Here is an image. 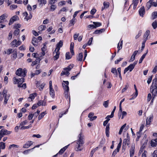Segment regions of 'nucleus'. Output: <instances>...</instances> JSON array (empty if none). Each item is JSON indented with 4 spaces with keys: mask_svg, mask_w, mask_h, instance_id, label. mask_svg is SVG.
<instances>
[{
    "mask_svg": "<svg viewBox=\"0 0 157 157\" xmlns=\"http://www.w3.org/2000/svg\"><path fill=\"white\" fill-rule=\"evenodd\" d=\"M63 45V42L62 40H60L56 45V48L55 49V51H59L60 48H61Z\"/></svg>",
    "mask_w": 157,
    "mask_h": 157,
    "instance_id": "14",
    "label": "nucleus"
},
{
    "mask_svg": "<svg viewBox=\"0 0 157 157\" xmlns=\"http://www.w3.org/2000/svg\"><path fill=\"white\" fill-rule=\"evenodd\" d=\"M129 86V85L128 83H127L125 85V87L123 89L122 91V93L124 92L126 90Z\"/></svg>",
    "mask_w": 157,
    "mask_h": 157,
    "instance_id": "51",
    "label": "nucleus"
},
{
    "mask_svg": "<svg viewBox=\"0 0 157 157\" xmlns=\"http://www.w3.org/2000/svg\"><path fill=\"white\" fill-rule=\"evenodd\" d=\"M17 7V6L15 5H12L10 6V9L13 10L14 9L16 8Z\"/></svg>",
    "mask_w": 157,
    "mask_h": 157,
    "instance_id": "57",
    "label": "nucleus"
},
{
    "mask_svg": "<svg viewBox=\"0 0 157 157\" xmlns=\"http://www.w3.org/2000/svg\"><path fill=\"white\" fill-rule=\"evenodd\" d=\"M152 14L153 16V19H154L157 18V11L154 12L152 13Z\"/></svg>",
    "mask_w": 157,
    "mask_h": 157,
    "instance_id": "55",
    "label": "nucleus"
},
{
    "mask_svg": "<svg viewBox=\"0 0 157 157\" xmlns=\"http://www.w3.org/2000/svg\"><path fill=\"white\" fill-rule=\"evenodd\" d=\"M29 14V15L28 16V14L27 12H25L23 13V16H25L24 19L26 21H28L29 20L31 19L32 17V15L30 13Z\"/></svg>",
    "mask_w": 157,
    "mask_h": 157,
    "instance_id": "10",
    "label": "nucleus"
},
{
    "mask_svg": "<svg viewBox=\"0 0 157 157\" xmlns=\"http://www.w3.org/2000/svg\"><path fill=\"white\" fill-rule=\"evenodd\" d=\"M157 145V143H156L155 141H155H154L153 140H151V146L152 147H156Z\"/></svg>",
    "mask_w": 157,
    "mask_h": 157,
    "instance_id": "47",
    "label": "nucleus"
},
{
    "mask_svg": "<svg viewBox=\"0 0 157 157\" xmlns=\"http://www.w3.org/2000/svg\"><path fill=\"white\" fill-rule=\"evenodd\" d=\"M13 79L14 80V83L15 84L17 83L18 84H19L22 83L24 82L25 80L24 78L23 77L22 78H19V79H17L15 77H14L13 78Z\"/></svg>",
    "mask_w": 157,
    "mask_h": 157,
    "instance_id": "7",
    "label": "nucleus"
},
{
    "mask_svg": "<svg viewBox=\"0 0 157 157\" xmlns=\"http://www.w3.org/2000/svg\"><path fill=\"white\" fill-rule=\"evenodd\" d=\"M32 43L34 46H37L38 44V39L35 37H33L32 40Z\"/></svg>",
    "mask_w": 157,
    "mask_h": 157,
    "instance_id": "18",
    "label": "nucleus"
},
{
    "mask_svg": "<svg viewBox=\"0 0 157 157\" xmlns=\"http://www.w3.org/2000/svg\"><path fill=\"white\" fill-rule=\"evenodd\" d=\"M93 23L96 27V28L101 25V24L100 22H94Z\"/></svg>",
    "mask_w": 157,
    "mask_h": 157,
    "instance_id": "48",
    "label": "nucleus"
},
{
    "mask_svg": "<svg viewBox=\"0 0 157 157\" xmlns=\"http://www.w3.org/2000/svg\"><path fill=\"white\" fill-rule=\"evenodd\" d=\"M67 147L68 145L66 146L63 147V148H62L61 149H60V150L59 151L58 153L59 154H62L64 152L65 150L67 149Z\"/></svg>",
    "mask_w": 157,
    "mask_h": 157,
    "instance_id": "36",
    "label": "nucleus"
},
{
    "mask_svg": "<svg viewBox=\"0 0 157 157\" xmlns=\"http://www.w3.org/2000/svg\"><path fill=\"white\" fill-rule=\"evenodd\" d=\"M20 32L19 29H16L14 31L13 34L14 36H17L19 34Z\"/></svg>",
    "mask_w": 157,
    "mask_h": 157,
    "instance_id": "53",
    "label": "nucleus"
},
{
    "mask_svg": "<svg viewBox=\"0 0 157 157\" xmlns=\"http://www.w3.org/2000/svg\"><path fill=\"white\" fill-rule=\"evenodd\" d=\"M53 55H54L53 58L55 60L57 59L59 57V56L60 54L59 51H55V50L53 53Z\"/></svg>",
    "mask_w": 157,
    "mask_h": 157,
    "instance_id": "13",
    "label": "nucleus"
},
{
    "mask_svg": "<svg viewBox=\"0 0 157 157\" xmlns=\"http://www.w3.org/2000/svg\"><path fill=\"white\" fill-rule=\"evenodd\" d=\"M18 40H19V38H18ZM21 42L18 40L17 41V40L16 39H14L13 41L11 43H10V44L12 47H17L19 45L21 44Z\"/></svg>",
    "mask_w": 157,
    "mask_h": 157,
    "instance_id": "4",
    "label": "nucleus"
},
{
    "mask_svg": "<svg viewBox=\"0 0 157 157\" xmlns=\"http://www.w3.org/2000/svg\"><path fill=\"white\" fill-rule=\"evenodd\" d=\"M72 57V56H71L70 55V53L69 52H67L66 54V59H69L71 58Z\"/></svg>",
    "mask_w": 157,
    "mask_h": 157,
    "instance_id": "45",
    "label": "nucleus"
},
{
    "mask_svg": "<svg viewBox=\"0 0 157 157\" xmlns=\"http://www.w3.org/2000/svg\"><path fill=\"white\" fill-rule=\"evenodd\" d=\"M13 50L11 48H9L8 49L6 52V53L8 55H10V54L11 53H12Z\"/></svg>",
    "mask_w": 157,
    "mask_h": 157,
    "instance_id": "54",
    "label": "nucleus"
},
{
    "mask_svg": "<svg viewBox=\"0 0 157 157\" xmlns=\"http://www.w3.org/2000/svg\"><path fill=\"white\" fill-rule=\"evenodd\" d=\"M98 147H95V148L92 149L90 153V154L89 157H92L94 153L98 149Z\"/></svg>",
    "mask_w": 157,
    "mask_h": 157,
    "instance_id": "38",
    "label": "nucleus"
},
{
    "mask_svg": "<svg viewBox=\"0 0 157 157\" xmlns=\"http://www.w3.org/2000/svg\"><path fill=\"white\" fill-rule=\"evenodd\" d=\"M33 144L31 141L27 142L25 144L23 145V148H28L31 146Z\"/></svg>",
    "mask_w": 157,
    "mask_h": 157,
    "instance_id": "24",
    "label": "nucleus"
},
{
    "mask_svg": "<svg viewBox=\"0 0 157 157\" xmlns=\"http://www.w3.org/2000/svg\"><path fill=\"white\" fill-rule=\"evenodd\" d=\"M74 67V65L73 64H70L67 67L64 68V70H67L68 71H69L71 70Z\"/></svg>",
    "mask_w": 157,
    "mask_h": 157,
    "instance_id": "28",
    "label": "nucleus"
},
{
    "mask_svg": "<svg viewBox=\"0 0 157 157\" xmlns=\"http://www.w3.org/2000/svg\"><path fill=\"white\" fill-rule=\"evenodd\" d=\"M46 46L45 44L44 45L43 47L41 48V51L42 55L43 56H44L45 55V52L46 50Z\"/></svg>",
    "mask_w": 157,
    "mask_h": 157,
    "instance_id": "34",
    "label": "nucleus"
},
{
    "mask_svg": "<svg viewBox=\"0 0 157 157\" xmlns=\"http://www.w3.org/2000/svg\"><path fill=\"white\" fill-rule=\"evenodd\" d=\"M7 91L6 89H4L2 91V95L4 98V104L5 105L7 103V101L9 99L10 95L9 94H7Z\"/></svg>",
    "mask_w": 157,
    "mask_h": 157,
    "instance_id": "3",
    "label": "nucleus"
},
{
    "mask_svg": "<svg viewBox=\"0 0 157 157\" xmlns=\"http://www.w3.org/2000/svg\"><path fill=\"white\" fill-rule=\"evenodd\" d=\"M21 27V25L20 24H15L14 25V28L16 29H17L20 28Z\"/></svg>",
    "mask_w": 157,
    "mask_h": 157,
    "instance_id": "63",
    "label": "nucleus"
},
{
    "mask_svg": "<svg viewBox=\"0 0 157 157\" xmlns=\"http://www.w3.org/2000/svg\"><path fill=\"white\" fill-rule=\"evenodd\" d=\"M96 11V10L94 8H93L90 11V13L92 15H94Z\"/></svg>",
    "mask_w": 157,
    "mask_h": 157,
    "instance_id": "64",
    "label": "nucleus"
},
{
    "mask_svg": "<svg viewBox=\"0 0 157 157\" xmlns=\"http://www.w3.org/2000/svg\"><path fill=\"white\" fill-rule=\"evenodd\" d=\"M66 3L65 1H62L59 3V6H62L63 5H65Z\"/></svg>",
    "mask_w": 157,
    "mask_h": 157,
    "instance_id": "62",
    "label": "nucleus"
},
{
    "mask_svg": "<svg viewBox=\"0 0 157 157\" xmlns=\"http://www.w3.org/2000/svg\"><path fill=\"white\" fill-rule=\"evenodd\" d=\"M11 132V131H8L5 129L3 128L0 131V134L2 135L3 137L5 135L10 134Z\"/></svg>",
    "mask_w": 157,
    "mask_h": 157,
    "instance_id": "8",
    "label": "nucleus"
},
{
    "mask_svg": "<svg viewBox=\"0 0 157 157\" xmlns=\"http://www.w3.org/2000/svg\"><path fill=\"white\" fill-rule=\"evenodd\" d=\"M83 57V55L82 53H80L79 54L77 58V59L79 61H81Z\"/></svg>",
    "mask_w": 157,
    "mask_h": 157,
    "instance_id": "39",
    "label": "nucleus"
},
{
    "mask_svg": "<svg viewBox=\"0 0 157 157\" xmlns=\"http://www.w3.org/2000/svg\"><path fill=\"white\" fill-rule=\"evenodd\" d=\"M70 74V73L67 71V70H65V71H62L60 74L61 76H63L64 75H66L67 76H68Z\"/></svg>",
    "mask_w": 157,
    "mask_h": 157,
    "instance_id": "31",
    "label": "nucleus"
},
{
    "mask_svg": "<svg viewBox=\"0 0 157 157\" xmlns=\"http://www.w3.org/2000/svg\"><path fill=\"white\" fill-rule=\"evenodd\" d=\"M69 91H64V94L65 98L67 99L69 98V102L70 101V97H69Z\"/></svg>",
    "mask_w": 157,
    "mask_h": 157,
    "instance_id": "35",
    "label": "nucleus"
},
{
    "mask_svg": "<svg viewBox=\"0 0 157 157\" xmlns=\"http://www.w3.org/2000/svg\"><path fill=\"white\" fill-rule=\"evenodd\" d=\"M46 113H47L46 111L43 112L41 113L38 117V120H40L41 119Z\"/></svg>",
    "mask_w": 157,
    "mask_h": 157,
    "instance_id": "33",
    "label": "nucleus"
},
{
    "mask_svg": "<svg viewBox=\"0 0 157 157\" xmlns=\"http://www.w3.org/2000/svg\"><path fill=\"white\" fill-rule=\"evenodd\" d=\"M75 19L73 18L70 21V26L73 25H74V23L75 21Z\"/></svg>",
    "mask_w": 157,
    "mask_h": 157,
    "instance_id": "56",
    "label": "nucleus"
},
{
    "mask_svg": "<svg viewBox=\"0 0 157 157\" xmlns=\"http://www.w3.org/2000/svg\"><path fill=\"white\" fill-rule=\"evenodd\" d=\"M126 125V124H125L121 127L119 132V135H121V134L122 132L123 131V130L124 129V128L125 127Z\"/></svg>",
    "mask_w": 157,
    "mask_h": 157,
    "instance_id": "40",
    "label": "nucleus"
},
{
    "mask_svg": "<svg viewBox=\"0 0 157 157\" xmlns=\"http://www.w3.org/2000/svg\"><path fill=\"white\" fill-rule=\"evenodd\" d=\"M7 17V16L6 14H3L0 16V19L1 20H4Z\"/></svg>",
    "mask_w": 157,
    "mask_h": 157,
    "instance_id": "50",
    "label": "nucleus"
},
{
    "mask_svg": "<svg viewBox=\"0 0 157 157\" xmlns=\"http://www.w3.org/2000/svg\"><path fill=\"white\" fill-rule=\"evenodd\" d=\"M88 27L91 29L96 28V27L94 25H88Z\"/></svg>",
    "mask_w": 157,
    "mask_h": 157,
    "instance_id": "59",
    "label": "nucleus"
},
{
    "mask_svg": "<svg viewBox=\"0 0 157 157\" xmlns=\"http://www.w3.org/2000/svg\"><path fill=\"white\" fill-rule=\"evenodd\" d=\"M18 17L16 15H15L10 20L9 22V25H10L12 24L13 22L18 20Z\"/></svg>",
    "mask_w": 157,
    "mask_h": 157,
    "instance_id": "11",
    "label": "nucleus"
},
{
    "mask_svg": "<svg viewBox=\"0 0 157 157\" xmlns=\"http://www.w3.org/2000/svg\"><path fill=\"white\" fill-rule=\"evenodd\" d=\"M46 28V26L44 25H41L38 27V30L40 31L44 30Z\"/></svg>",
    "mask_w": 157,
    "mask_h": 157,
    "instance_id": "41",
    "label": "nucleus"
},
{
    "mask_svg": "<svg viewBox=\"0 0 157 157\" xmlns=\"http://www.w3.org/2000/svg\"><path fill=\"white\" fill-rule=\"evenodd\" d=\"M134 68V67L133 66L132 64H130L128 67L124 69V74H125L128 70H129L130 71H131Z\"/></svg>",
    "mask_w": 157,
    "mask_h": 157,
    "instance_id": "12",
    "label": "nucleus"
},
{
    "mask_svg": "<svg viewBox=\"0 0 157 157\" xmlns=\"http://www.w3.org/2000/svg\"><path fill=\"white\" fill-rule=\"evenodd\" d=\"M40 59L39 58H37L36 60L32 62V66H33L40 63Z\"/></svg>",
    "mask_w": 157,
    "mask_h": 157,
    "instance_id": "25",
    "label": "nucleus"
},
{
    "mask_svg": "<svg viewBox=\"0 0 157 157\" xmlns=\"http://www.w3.org/2000/svg\"><path fill=\"white\" fill-rule=\"evenodd\" d=\"M152 25L154 29H155L157 27V21H155L153 22L152 24Z\"/></svg>",
    "mask_w": 157,
    "mask_h": 157,
    "instance_id": "44",
    "label": "nucleus"
},
{
    "mask_svg": "<svg viewBox=\"0 0 157 157\" xmlns=\"http://www.w3.org/2000/svg\"><path fill=\"white\" fill-rule=\"evenodd\" d=\"M50 92L49 94L52 98H54L55 97V91L52 88H49Z\"/></svg>",
    "mask_w": 157,
    "mask_h": 157,
    "instance_id": "23",
    "label": "nucleus"
},
{
    "mask_svg": "<svg viewBox=\"0 0 157 157\" xmlns=\"http://www.w3.org/2000/svg\"><path fill=\"white\" fill-rule=\"evenodd\" d=\"M36 93H34L31 94L30 95L29 97L28 98V100L29 101H32L33 99L36 96Z\"/></svg>",
    "mask_w": 157,
    "mask_h": 157,
    "instance_id": "17",
    "label": "nucleus"
},
{
    "mask_svg": "<svg viewBox=\"0 0 157 157\" xmlns=\"http://www.w3.org/2000/svg\"><path fill=\"white\" fill-rule=\"evenodd\" d=\"M32 127L31 124H29V126H21V129H26Z\"/></svg>",
    "mask_w": 157,
    "mask_h": 157,
    "instance_id": "46",
    "label": "nucleus"
},
{
    "mask_svg": "<svg viewBox=\"0 0 157 157\" xmlns=\"http://www.w3.org/2000/svg\"><path fill=\"white\" fill-rule=\"evenodd\" d=\"M139 1V0H133L132 5H133V9H134L136 8L138 3Z\"/></svg>",
    "mask_w": 157,
    "mask_h": 157,
    "instance_id": "27",
    "label": "nucleus"
},
{
    "mask_svg": "<svg viewBox=\"0 0 157 157\" xmlns=\"http://www.w3.org/2000/svg\"><path fill=\"white\" fill-rule=\"evenodd\" d=\"M151 87H157V78H155L153 80L152 84Z\"/></svg>",
    "mask_w": 157,
    "mask_h": 157,
    "instance_id": "26",
    "label": "nucleus"
},
{
    "mask_svg": "<svg viewBox=\"0 0 157 157\" xmlns=\"http://www.w3.org/2000/svg\"><path fill=\"white\" fill-rule=\"evenodd\" d=\"M103 5L105 8H108L109 6V3L105 2L103 3Z\"/></svg>",
    "mask_w": 157,
    "mask_h": 157,
    "instance_id": "52",
    "label": "nucleus"
},
{
    "mask_svg": "<svg viewBox=\"0 0 157 157\" xmlns=\"http://www.w3.org/2000/svg\"><path fill=\"white\" fill-rule=\"evenodd\" d=\"M150 91L152 94L153 96V100L156 96L157 95V87H150Z\"/></svg>",
    "mask_w": 157,
    "mask_h": 157,
    "instance_id": "5",
    "label": "nucleus"
},
{
    "mask_svg": "<svg viewBox=\"0 0 157 157\" xmlns=\"http://www.w3.org/2000/svg\"><path fill=\"white\" fill-rule=\"evenodd\" d=\"M27 72V71L26 69H24L23 70L22 68H19L17 70L16 74L18 76L24 77L26 76Z\"/></svg>",
    "mask_w": 157,
    "mask_h": 157,
    "instance_id": "2",
    "label": "nucleus"
},
{
    "mask_svg": "<svg viewBox=\"0 0 157 157\" xmlns=\"http://www.w3.org/2000/svg\"><path fill=\"white\" fill-rule=\"evenodd\" d=\"M18 86L19 87H22L24 89H25L26 87V83H24L22 84V83L19 84H18Z\"/></svg>",
    "mask_w": 157,
    "mask_h": 157,
    "instance_id": "43",
    "label": "nucleus"
},
{
    "mask_svg": "<svg viewBox=\"0 0 157 157\" xmlns=\"http://www.w3.org/2000/svg\"><path fill=\"white\" fill-rule=\"evenodd\" d=\"M65 83H62V85L64 91H69V87L68 86L69 82L68 81H63Z\"/></svg>",
    "mask_w": 157,
    "mask_h": 157,
    "instance_id": "9",
    "label": "nucleus"
},
{
    "mask_svg": "<svg viewBox=\"0 0 157 157\" xmlns=\"http://www.w3.org/2000/svg\"><path fill=\"white\" fill-rule=\"evenodd\" d=\"M111 72L114 74L116 76V77H117V70L115 68H113L111 70Z\"/></svg>",
    "mask_w": 157,
    "mask_h": 157,
    "instance_id": "42",
    "label": "nucleus"
},
{
    "mask_svg": "<svg viewBox=\"0 0 157 157\" xmlns=\"http://www.w3.org/2000/svg\"><path fill=\"white\" fill-rule=\"evenodd\" d=\"M151 98V94L149 93L148 94L147 97V101H149Z\"/></svg>",
    "mask_w": 157,
    "mask_h": 157,
    "instance_id": "60",
    "label": "nucleus"
},
{
    "mask_svg": "<svg viewBox=\"0 0 157 157\" xmlns=\"http://www.w3.org/2000/svg\"><path fill=\"white\" fill-rule=\"evenodd\" d=\"M153 115L152 114L150 115L149 117H147L146 119V124H150V123L153 120Z\"/></svg>",
    "mask_w": 157,
    "mask_h": 157,
    "instance_id": "16",
    "label": "nucleus"
},
{
    "mask_svg": "<svg viewBox=\"0 0 157 157\" xmlns=\"http://www.w3.org/2000/svg\"><path fill=\"white\" fill-rule=\"evenodd\" d=\"M147 52L146 53H144L142 55V56H141V58H140V59L139 60V63H140L142 62L143 60L145 58V57L146 56V55L147 54Z\"/></svg>",
    "mask_w": 157,
    "mask_h": 157,
    "instance_id": "37",
    "label": "nucleus"
},
{
    "mask_svg": "<svg viewBox=\"0 0 157 157\" xmlns=\"http://www.w3.org/2000/svg\"><path fill=\"white\" fill-rule=\"evenodd\" d=\"M142 33V31L141 30L140 31H139L138 34L137 35H136V37H135L136 39H137L141 35Z\"/></svg>",
    "mask_w": 157,
    "mask_h": 157,
    "instance_id": "61",
    "label": "nucleus"
},
{
    "mask_svg": "<svg viewBox=\"0 0 157 157\" xmlns=\"http://www.w3.org/2000/svg\"><path fill=\"white\" fill-rule=\"evenodd\" d=\"M150 34V31L149 30H147L144 34V40L146 39H147V37Z\"/></svg>",
    "mask_w": 157,
    "mask_h": 157,
    "instance_id": "32",
    "label": "nucleus"
},
{
    "mask_svg": "<svg viewBox=\"0 0 157 157\" xmlns=\"http://www.w3.org/2000/svg\"><path fill=\"white\" fill-rule=\"evenodd\" d=\"M154 0H150L148 2H147L146 4V7L148 10H149L151 6H152V2Z\"/></svg>",
    "mask_w": 157,
    "mask_h": 157,
    "instance_id": "21",
    "label": "nucleus"
},
{
    "mask_svg": "<svg viewBox=\"0 0 157 157\" xmlns=\"http://www.w3.org/2000/svg\"><path fill=\"white\" fill-rule=\"evenodd\" d=\"M130 144V140L129 138L124 139L123 141L122 144V148L125 150L126 148V146H128Z\"/></svg>",
    "mask_w": 157,
    "mask_h": 157,
    "instance_id": "6",
    "label": "nucleus"
},
{
    "mask_svg": "<svg viewBox=\"0 0 157 157\" xmlns=\"http://www.w3.org/2000/svg\"><path fill=\"white\" fill-rule=\"evenodd\" d=\"M56 6H55V5H52L51 6V8H50L51 10L52 11H53L56 9Z\"/></svg>",
    "mask_w": 157,
    "mask_h": 157,
    "instance_id": "58",
    "label": "nucleus"
},
{
    "mask_svg": "<svg viewBox=\"0 0 157 157\" xmlns=\"http://www.w3.org/2000/svg\"><path fill=\"white\" fill-rule=\"evenodd\" d=\"M105 31V29H102L100 30L97 29L95 31L94 33L95 34H100L104 32Z\"/></svg>",
    "mask_w": 157,
    "mask_h": 157,
    "instance_id": "30",
    "label": "nucleus"
},
{
    "mask_svg": "<svg viewBox=\"0 0 157 157\" xmlns=\"http://www.w3.org/2000/svg\"><path fill=\"white\" fill-rule=\"evenodd\" d=\"M135 146L134 145H132L130 150V157L133 156L135 152Z\"/></svg>",
    "mask_w": 157,
    "mask_h": 157,
    "instance_id": "15",
    "label": "nucleus"
},
{
    "mask_svg": "<svg viewBox=\"0 0 157 157\" xmlns=\"http://www.w3.org/2000/svg\"><path fill=\"white\" fill-rule=\"evenodd\" d=\"M38 2L40 5L45 4L46 3V1L44 0H38Z\"/></svg>",
    "mask_w": 157,
    "mask_h": 157,
    "instance_id": "49",
    "label": "nucleus"
},
{
    "mask_svg": "<svg viewBox=\"0 0 157 157\" xmlns=\"http://www.w3.org/2000/svg\"><path fill=\"white\" fill-rule=\"evenodd\" d=\"M109 124L106 125L105 128V134L107 137L109 136Z\"/></svg>",
    "mask_w": 157,
    "mask_h": 157,
    "instance_id": "19",
    "label": "nucleus"
},
{
    "mask_svg": "<svg viewBox=\"0 0 157 157\" xmlns=\"http://www.w3.org/2000/svg\"><path fill=\"white\" fill-rule=\"evenodd\" d=\"M74 47V43L73 42H71L70 45V49L72 55H73L74 54L73 51Z\"/></svg>",
    "mask_w": 157,
    "mask_h": 157,
    "instance_id": "29",
    "label": "nucleus"
},
{
    "mask_svg": "<svg viewBox=\"0 0 157 157\" xmlns=\"http://www.w3.org/2000/svg\"><path fill=\"white\" fill-rule=\"evenodd\" d=\"M17 50L14 49L13 50L12 52V59H16L17 57Z\"/></svg>",
    "mask_w": 157,
    "mask_h": 157,
    "instance_id": "22",
    "label": "nucleus"
},
{
    "mask_svg": "<svg viewBox=\"0 0 157 157\" xmlns=\"http://www.w3.org/2000/svg\"><path fill=\"white\" fill-rule=\"evenodd\" d=\"M145 13V9L144 7H141L139 10V13L141 16L143 17Z\"/></svg>",
    "mask_w": 157,
    "mask_h": 157,
    "instance_id": "20",
    "label": "nucleus"
},
{
    "mask_svg": "<svg viewBox=\"0 0 157 157\" xmlns=\"http://www.w3.org/2000/svg\"><path fill=\"white\" fill-rule=\"evenodd\" d=\"M78 139L76 141L77 144L75 148L76 151H81L83 149L82 145L84 143V139L83 136H82L81 133L78 136Z\"/></svg>",
    "mask_w": 157,
    "mask_h": 157,
    "instance_id": "1",
    "label": "nucleus"
}]
</instances>
